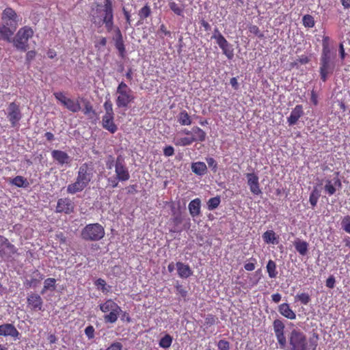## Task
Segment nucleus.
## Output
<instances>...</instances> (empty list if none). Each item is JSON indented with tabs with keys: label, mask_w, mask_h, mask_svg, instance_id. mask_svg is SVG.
<instances>
[{
	"label": "nucleus",
	"mask_w": 350,
	"mask_h": 350,
	"mask_svg": "<svg viewBox=\"0 0 350 350\" xmlns=\"http://www.w3.org/2000/svg\"><path fill=\"white\" fill-rule=\"evenodd\" d=\"M273 327L281 349H284L288 343V350H308V337L301 329L298 327L292 329L286 339L284 334L285 325L281 320H274Z\"/></svg>",
	"instance_id": "obj_1"
},
{
	"label": "nucleus",
	"mask_w": 350,
	"mask_h": 350,
	"mask_svg": "<svg viewBox=\"0 0 350 350\" xmlns=\"http://www.w3.org/2000/svg\"><path fill=\"white\" fill-rule=\"evenodd\" d=\"M95 174L96 170L92 161L82 163L79 167L75 181L67 186L66 192L75 195L83 191L93 180Z\"/></svg>",
	"instance_id": "obj_2"
},
{
	"label": "nucleus",
	"mask_w": 350,
	"mask_h": 350,
	"mask_svg": "<svg viewBox=\"0 0 350 350\" xmlns=\"http://www.w3.org/2000/svg\"><path fill=\"white\" fill-rule=\"evenodd\" d=\"M330 44V38L327 36H323L319 68L321 79L323 82L327 81L328 75L332 74L335 69V55L332 51Z\"/></svg>",
	"instance_id": "obj_3"
},
{
	"label": "nucleus",
	"mask_w": 350,
	"mask_h": 350,
	"mask_svg": "<svg viewBox=\"0 0 350 350\" xmlns=\"http://www.w3.org/2000/svg\"><path fill=\"white\" fill-rule=\"evenodd\" d=\"M98 307L101 312L105 314L104 315L105 323H116L122 312L121 307L111 299H108L100 304Z\"/></svg>",
	"instance_id": "obj_4"
},
{
	"label": "nucleus",
	"mask_w": 350,
	"mask_h": 350,
	"mask_svg": "<svg viewBox=\"0 0 350 350\" xmlns=\"http://www.w3.org/2000/svg\"><path fill=\"white\" fill-rule=\"evenodd\" d=\"M33 34L34 31L29 26L20 28L12 40L14 46L18 51H26L29 48V40Z\"/></svg>",
	"instance_id": "obj_5"
},
{
	"label": "nucleus",
	"mask_w": 350,
	"mask_h": 350,
	"mask_svg": "<svg viewBox=\"0 0 350 350\" xmlns=\"http://www.w3.org/2000/svg\"><path fill=\"white\" fill-rule=\"evenodd\" d=\"M105 234L104 227L98 223L87 224L81 232V239L86 241H100Z\"/></svg>",
	"instance_id": "obj_6"
},
{
	"label": "nucleus",
	"mask_w": 350,
	"mask_h": 350,
	"mask_svg": "<svg viewBox=\"0 0 350 350\" xmlns=\"http://www.w3.org/2000/svg\"><path fill=\"white\" fill-rule=\"evenodd\" d=\"M116 93L118 97L116 103L118 108H127L135 100L132 90L123 81L119 83Z\"/></svg>",
	"instance_id": "obj_7"
},
{
	"label": "nucleus",
	"mask_w": 350,
	"mask_h": 350,
	"mask_svg": "<svg viewBox=\"0 0 350 350\" xmlns=\"http://www.w3.org/2000/svg\"><path fill=\"white\" fill-rule=\"evenodd\" d=\"M53 95L69 111L76 113L81 110V107L79 101H75L71 98H67L63 92H55Z\"/></svg>",
	"instance_id": "obj_8"
},
{
	"label": "nucleus",
	"mask_w": 350,
	"mask_h": 350,
	"mask_svg": "<svg viewBox=\"0 0 350 350\" xmlns=\"http://www.w3.org/2000/svg\"><path fill=\"white\" fill-rule=\"evenodd\" d=\"M115 172L117 179L120 181H126L130 178L129 172L125 165L124 159L121 155L116 158Z\"/></svg>",
	"instance_id": "obj_9"
},
{
	"label": "nucleus",
	"mask_w": 350,
	"mask_h": 350,
	"mask_svg": "<svg viewBox=\"0 0 350 350\" xmlns=\"http://www.w3.org/2000/svg\"><path fill=\"white\" fill-rule=\"evenodd\" d=\"M22 118L19 105L15 102L10 103L8 107V118L12 126H15Z\"/></svg>",
	"instance_id": "obj_10"
},
{
	"label": "nucleus",
	"mask_w": 350,
	"mask_h": 350,
	"mask_svg": "<svg viewBox=\"0 0 350 350\" xmlns=\"http://www.w3.org/2000/svg\"><path fill=\"white\" fill-rule=\"evenodd\" d=\"M103 12L105 13L103 23H105L106 28L109 31L111 29L113 25V6L111 0H105Z\"/></svg>",
	"instance_id": "obj_11"
},
{
	"label": "nucleus",
	"mask_w": 350,
	"mask_h": 350,
	"mask_svg": "<svg viewBox=\"0 0 350 350\" xmlns=\"http://www.w3.org/2000/svg\"><path fill=\"white\" fill-rule=\"evenodd\" d=\"M1 19L5 22L7 25L14 27V29L16 28L18 22L19 21V17L16 12L12 8H6L2 13Z\"/></svg>",
	"instance_id": "obj_12"
},
{
	"label": "nucleus",
	"mask_w": 350,
	"mask_h": 350,
	"mask_svg": "<svg viewBox=\"0 0 350 350\" xmlns=\"http://www.w3.org/2000/svg\"><path fill=\"white\" fill-rule=\"evenodd\" d=\"M27 307L33 311H41L43 308V300L40 295L31 293L27 297Z\"/></svg>",
	"instance_id": "obj_13"
},
{
	"label": "nucleus",
	"mask_w": 350,
	"mask_h": 350,
	"mask_svg": "<svg viewBox=\"0 0 350 350\" xmlns=\"http://www.w3.org/2000/svg\"><path fill=\"white\" fill-rule=\"evenodd\" d=\"M74 208V203L70 198H60L57 200L56 206V212L70 214L71 213L73 212Z\"/></svg>",
	"instance_id": "obj_14"
},
{
	"label": "nucleus",
	"mask_w": 350,
	"mask_h": 350,
	"mask_svg": "<svg viewBox=\"0 0 350 350\" xmlns=\"http://www.w3.org/2000/svg\"><path fill=\"white\" fill-rule=\"evenodd\" d=\"M246 178L250 191L255 196L261 194L262 191L260 187L258 176L254 173H247L246 174Z\"/></svg>",
	"instance_id": "obj_15"
},
{
	"label": "nucleus",
	"mask_w": 350,
	"mask_h": 350,
	"mask_svg": "<svg viewBox=\"0 0 350 350\" xmlns=\"http://www.w3.org/2000/svg\"><path fill=\"white\" fill-rule=\"evenodd\" d=\"M20 333L12 323H4L0 325V336H10L14 340L18 339Z\"/></svg>",
	"instance_id": "obj_16"
},
{
	"label": "nucleus",
	"mask_w": 350,
	"mask_h": 350,
	"mask_svg": "<svg viewBox=\"0 0 350 350\" xmlns=\"http://www.w3.org/2000/svg\"><path fill=\"white\" fill-rule=\"evenodd\" d=\"M216 40L217 44L222 49L223 53L228 58L232 59L233 57V51L230 49V44L224 36L218 33V35L213 36Z\"/></svg>",
	"instance_id": "obj_17"
},
{
	"label": "nucleus",
	"mask_w": 350,
	"mask_h": 350,
	"mask_svg": "<svg viewBox=\"0 0 350 350\" xmlns=\"http://www.w3.org/2000/svg\"><path fill=\"white\" fill-rule=\"evenodd\" d=\"M216 40L217 44L222 49L223 53L228 58L232 59L233 57V51L230 49V44L224 36L218 33V35L213 36Z\"/></svg>",
	"instance_id": "obj_18"
},
{
	"label": "nucleus",
	"mask_w": 350,
	"mask_h": 350,
	"mask_svg": "<svg viewBox=\"0 0 350 350\" xmlns=\"http://www.w3.org/2000/svg\"><path fill=\"white\" fill-rule=\"evenodd\" d=\"M44 279V275L41 273L38 269H35L32 271L30 279L26 280L24 282V286L29 288H36L37 287L41 282V281Z\"/></svg>",
	"instance_id": "obj_19"
},
{
	"label": "nucleus",
	"mask_w": 350,
	"mask_h": 350,
	"mask_svg": "<svg viewBox=\"0 0 350 350\" xmlns=\"http://www.w3.org/2000/svg\"><path fill=\"white\" fill-rule=\"evenodd\" d=\"M115 115L103 116L101 124L104 129L108 131L110 133H115L118 128L114 122Z\"/></svg>",
	"instance_id": "obj_20"
},
{
	"label": "nucleus",
	"mask_w": 350,
	"mask_h": 350,
	"mask_svg": "<svg viewBox=\"0 0 350 350\" xmlns=\"http://www.w3.org/2000/svg\"><path fill=\"white\" fill-rule=\"evenodd\" d=\"M51 156L61 165L64 164L69 165L71 162L69 155L62 150H54L51 152Z\"/></svg>",
	"instance_id": "obj_21"
},
{
	"label": "nucleus",
	"mask_w": 350,
	"mask_h": 350,
	"mask_svg": "<svg viewBox=\"0 0 350 350\" xmlns=\"http://www.w3.org/2000/svg\"><path fill=\"white\" fill-rule=\"evenodd\" d=\"M304 112L301 105H297L291 111L290 116L287 118V122L289 125H295L299 119L303 116Z\"/></svg>",
	"instance_id": "obj_22"
},
{
	"label": "nucleus",
	"mask_w": 350,
	"mask_h": 350,
	"mask_svg": "<svg viewBox=\"0 0 350 350\" xmlns=\"http://www.w3.org/2000/svg\"><path fill=\"white\" fill-rule=\"evenodd\" d=\"M176 266L178 275L181 278H187L193 274V271L188 265L182 262H177Z\"/></svg>",
	"instance_id": "obj_23"
},
{
	"label": "nucleus",
	"mask_w": 350,
	"mask_h": 350,
	"mask_svg": "<svg viewBox=\"0 0 350 350\" xmlns=\"http://www.w3.org/2000/svg\"><path fill=\"white\" fill-rule=\"evenodd\" d=\"M189 213L192 217H198L201 213V200L200 198H195L188 205Z\"/></svg>",
	"instance_id": "obj_24"
},
{
	"label": "nucleus",
	"mask_w": 350,
	"mask_h": 350,
	"mask_svg": "<svg viewBox=\"0 0 350 350\" xmlns=\"http://www.w3.org/2000/svg\"><path fill=\"white\" fill-rule=\"evenodd\" d=\"M278 311L282 316L288 319L293 320L296 319V314L288 304L284 303L280 304L278 307Z\"/></svg>",
	"instance_id": "obj_25"
},
{
	"label": "nucleus",
	"mask_w": 350,
	"mask_h": 350,
	"mask_svg": "<svg viewBox=\"0 0 350 350\" xmlns=\"http://www.w3.org/2000/svg\"><path fill=\"white\" fill-rule=\"evenodd\" d=\"M192 172L198 176H203L207 172V167L204 162L198 161L191 163Z\"/></svg>",
	"instance_id": "obj_26"
},
{
	"label": "nucleus",
	"mask_w": 350,
	"mask_h": 350,
	"mask_svg": "<svg viewBox=\"0 0 350 350\" xmlns=\"http://www.w3.org/2000/svg\"><path fill=\"white\" fill-rule=\"evenodd\" d=\"M192 132L191 138L195 142H204L206 139V133L201 128L195 126L192 127Z\"/></svg>",
	"instance_id": "obj_27"
},
{
	"label": "nucleus",
	"mask_w": 350,
	"mask_h": 350,
	"mask_svg": "<svg viewBox=\"0 0 350 350\" xmlns=\"http://www.w3.org/2000/svg\"><path fill=\"white\" fill-rule=\"evenodd\" d=\"M335 186H338V187H341V182L338 178H335L334 184H332L330 180L326 181L324 189L329 196H332L336 193V189Z\"/></svg>",
	"instance_id": "obj_28"
},
{
	"label": "nucleus",
	"mask_w": 350,
	"mask_h": 350,
	"mask_svg": "<svg viewBox=\"0 0 350 350\" xmlns=\"http://www.w3.org/2000/svg\"><path fill=\"white\" fill-rule=\"evenodd\" d=\"M278 238L275 232L272 230H267L262 234L263 241L267 244H278Z\"/></svg>",
	"instance_id": "obj_29"
},
{
	"label": "nucleus",
	"mask_w": 350,
	"mask_h": 350,
	"mask_svg": "<svg viewBox=\"0 0 350 350\" xmlns=\"http://www.w3.org/2000/svg\"><path fill=\"white\" fill-rule=\"evenodd\" d=\"M178 122L181 126H189L192 120L187 111L182 110L178 115Z\"/></svg>",
	"instance_id": "obj_30"
},
{
	"label": "nucleus",
	"mask_w": 350,
	"mask_h": 350,
	"mask_svg": "<svg viewBox=\"0 0 350 350\" xmlns=\"http://www.w3.org/2000/svg\"><path fill=\"white\" fill-rule=\"evenodd\" d=\"M294 246L300 255L305 256L307 254L308 243L306 241L297 239L294 242Z\"/></svg>",
	"instance_id": "obj_31"
},
{
	"label": "nucleus",
	"mask_w": 350,
	"mask_h": 350,
	"mask_svg": "<svg viewBox=\"0 0 350 350\" xmlns=\"http://www.w3.org/2000/svg\"><path fill=\"white\" fill-rule=\"evenodd\" d=\"M56 288V280L53 278H49L44 282V286L41 291V294H44L47 291H55Z\"/></svg>",
	"instance_id": "obj_32"
},
{
	"label": "nucleus",
	"mask_w": 350,
	"mask_h": 350,
	"mask_svg": "<svg viewBox=\"0 0 350 350\" xmlns=\"http://www.w3.org/2000/svg\"><path fill=\"white\" fill-rule=\"evenodd\" d=\"M116 48L119 51L120 54L123 56L125 53V46L122 39V36L120 29L117 31V38L115 42Z\"/></svg>",
	"instance_id": "obj_33"
},
{
	"label": "nucleus",
	"mask_w": 350,
	"mask_h": 350,
	"mask_svg": "<svg viewBox=\"0 0 350 350\" xmlns=\"http://www.w3.org/2000/svg\"><path fill=\"white\" fill-rule=\"evenodd\" d=\"M266 268L270 278H275L277 277L278 271L276 270V264L273 260H269L267 264Z\"/></svg>",
	"instance_id": "obj_34"
},
{
	"label": "nucleus",
	"mask_w": 350,
	"mask_h": 350,
	"mask_svg": "<svg viewBox=\"0 0 350 350\" xmlns=\"http://www.w3.org/2000/svg\"><path fill=\"white\" fill-rule=\"evenodd\" d=\"M0 33L3 40L10 42L11 36L13 35L14 31L11 30L10 27L3 25L0 29Z\"/></svg>",
	"instance_id": "obj_35"
},
{
	"label": "nucleus",
	"mask_w": 350,
	"mask_h": 350,
	"mask_svg": "<svg viewBox=\"0 0 350 350\" xmlns=\"http://www.w3.org/2000/svg\"><path fill=\"white\" fill-rule=\"evenodd\" d=\"M170 9L177 16H183L184 12V6L179 5L175 1H171L168 3Z\"/></svg>",
	"instance_id": "obj_36"
},
{
	"label": "nucleus",
	"mask_w": 350,
	"mask_h": 350,
	"mask_svg": "<svg viewBox=\"0 0 350 350\" xmlns=\"http://www.w3.org/2000/svg\"><path fill=\"white\" fill-rule=\"evenodd\" d=\"M95 286L98 290H100L104 293L109 292L110 286H107L105 280L102 278H98L94 282Z\"/></svg>",
	"instance_id": "obj_37"
},
{
	"label": "nucleus",
	"mask_w": 350,
	"mask_h": 350,
	"mask_svg": "<svg viewBox=\"0 0 350 350\" xmlns=\"http://www.w3.org/2000/svg\"><path fill=\"white\" fill-rule=\"evenodd\" d=\"M172 336H171L168 334H166L163 337H162L160 339L159 345L162 348L168 349L172 345Z\"/></svg>",
	"instance_id": "obj_38"
},
{
	"label": "nucleus",
	"mask_w": 350,
	"mask_h": 350,
	"mask_svg": "<svg viewBox=\"0 0 350 350\" xmlns=\"http://www.w3.org/2000/svg\"><path fill=\"white\" fill-rule=\"evenodd\" d=\"M11 184L18 187H25L28 185V182L26 178L21 176H16L10 181Z\"/></svg>",
	"instance_id": "obj_39"
},
{
	"label": "nucleus",
	"mask_w": 350,
	"mask_h": 350,
	"mask_svg": "<svg viewBox=\"0 0 350 350\" xmlns=\"http://www.w3.org/2000/svg\"><path fill=\"white\" fill-rule=\"evenodd\" d=\"M83 112L85 116H88L89 118H93V116L96 115V111L94 109L93 106L90 101H86L84 103Z\"/></svg>",
	"instance_id": "obj_40"
},
{
	"label": "nucleus",
	"mask_w": 350,
	"mask_h": 350,
	"mask_svg": "<svg viewBox=\"0 0 350 350\" xmlns=\"http://www.w3.org/2000/svg\"><path fill=\"white\" fill-rule=\"evenodd\" d=\"M151 14V9L150 7L146 3L143 8H142L139 10L138 15L139 16L140 20L143 21L145 18L150 16Z\"/></svg>",
	"instance_id": "obj_41"
},
{
	"label": "nucleus",
	"mask_w": 350,
	"mask_h": 350,
	"mask_svg": "<svg viewBox=\"0 0 350 350\" xmlns=\"http://www.w3.org/2000/svg\"><path fill=\"white\" fill-rule=\"evenodd\" d=\"M193 143V139H192V138H191V137H180V138L178 139L175 142L174 144L176 146H188L191 145Z\"/></svg>",
	"instance_id": "obj_42"
},
{
	"label": "nucleus",
	"mask_w": 350,
	"mask_h": 350,
	"mask_svg": "<svg viewBox=\"0 0 350 350\" xmlns=\"http://www.w3.org/2000/svg\"><path fill=\"white\" fill-rule=\"evenodd\" d=\"M248 31L250 33L257 36L260 39L265 37L264 33L260 31L257 25L250 24L248 25Z\"/></svg>",
	"instance_id": "obj_43"
},
{
	"label": "nucleus",
	"mask_w": 350,
	"mask_h": 350,
	"mask_svg": "<svg viewBox=\"0 0 350 350\" xmlns=\"http://www.w3.org/2000/svg\"><path fill=\"white\" fill-rule=\"evenodd\" d=\"M295 299L300 301V303L303 305H307L310 301L311 299L308 293H298L295 296Z\"/></svg>",
	"instance_id": "obj_44"
},
{
	"label": "nucleus",
	"mask_w": 350,
	"mask_h": 350,
	"mask_svg": "<svg viewBox=\"0 0 350 350\" xmlns=\"http://www.w3.org/2000/svg\"><path fill=\"white\" fill-rule=\"evenodd\" d=\"M221 202L220 198L219 196L211 198L207 202V206L208 210H213L217 208Z\"/></svg>",
	"instance_id": "obj_45"
},
{
	"label": "nucleus",
	"mask_w": 350,
	"mask_h": 350,
	"mask_svg": "<svg viewBox=\"0 0 350 350\" xmlns=\"http://www.w3.org/2000/svg\"><path fill=\"white\" fill-rule=\"evenodd\" d=\"M103 107L105 111L104 116L115 115L113 109V103L110 99H107L103 104Z\"/></svg>",
	"instance_id": "obj_46"
},
{
	"label": "nucleus",
	"mask_w": 350,
	"mask_h": 350,
	"mask_svg": "<svg viewBox=\"0 0 350 350\" xmlns=\"http://www.w3.org/2000/svg\"><path fill=\"white\" fill-rule=\"evenodd\" d=\"M302 21H303V25L306 27L311 28V27H313L315 25L314 18L310 14L304 15L303 16Z\"/></svg>",
	"instance_id": "obj_47"
},
{
	"label": "nucleus",
	"mask_w": 350,
	"mask_h": 350,
	"mask_svg": "<svg viewBox=\"0 0 350 350\" xmlns=\"http://www.w3.org/2000/svg\"><path fill=\"white\" fill-rule=\"evenodd\" d=\"M319 193L317 189H314L310 194L309 201L312 207H314L319 198Z\"/></svg>",
	"instance_id": "obj_48"
},
{
	"label": "nucleus",
	"mask_w": 350,
	"mask_h": 350,
	"mask_svg": "<svg viewBox=\"0 0 350 350\" xmlns=\"http://www.w3.org/2000/svg\"><path fill=\"white\" fill-rule=\"evenodd\" d=\"M342 229L347 233L350 234V216H345L341 221Z\"/></svg>",
	"instance_id": "obj_49"
},
{
	"label": "nucleus",
	"mask_w": 350,
	"mask_h": 350,
	"mask_svg": "<svg viewBox=\"0 0 350 350\" xmlns=\"http://www.w3.org/2000/svg\"><path fill=\"white\" fill-rule=\"evenodd\" d=\"M217 346L218 350H230V342L225 339L219 340L217 342Z\"/></svg>",
	"instance_id": "obj_50"
},
{
	"label": "nucleus",
	"mask_w": 350,
	"mask_h": 350,
	"mask_svg": "<svg viewBox=\"0 0 350 350\" xmlns=\"http://www.w3.org/2000/svg\"><path fill=\"white\" fill-rule=\"evenodd\" d=\"M217 320L218 319L215 315L208 314L206 315L205 318V325L208 326H211L217 323Z\"/></svg>",
	"instance_id": "obj_51"
},
{
	"label": "nucleus",
	"mask_w": 350,
	"mask_h": 350,
	"mask_svg": "<svg viewBox=\"0 0 350 350\" xmlns=\"http://www.w3.org/2000/svg\"><path fill=\"white\" fill-rule=\"evenodd\" d=\"M206 161L208 167L211 168L212 171L213 172H216L218 168L217 161L213 157H208L206 159Z\"/></svg>",
	"instance_id": "obj_52"
},
{
	"label": "nucleus",
	"mask_w": 350,
	"mask_h": 350,
	"mask_svg": "<svg viewBox=\"0 0 350 350\" xmlns=\"http://www.w3.org/2000/svg\"><path fill=\"white\" fill-rule=\"evenodd\" d=\"M158 33L161 38H163V36L171 37V32L167 29V27L164 24H161L160 25Z\"/></svg>",
	"instance_id": "obj_53"
},
{
	"label": "nucleus",
	"mask_w": 350,
	"mask_h": 350,
	"mask_svg": "<svg viewBox=\"0 0 350 350\" xmlns=\"http://www.w3.org/2000/svg\"><path fill=\"white\" fill-rule=\"evenodd\" d=\"M107 44V39L105 37H100L98 40L95 42L94 46L98 50H100L101 47H105Z\"/></svg>",
	"instance_id": "obj_54"
},
{
	"label": "nucleus",
	"mask_w": 350,
	"mask_h": 350,
	"mask_svg": "<svg viewBox=\"0 0 350 350\" xmlns=\"http://www.w3.org/2000/svg\"><path fill=\"white\" fill-rule=\"evenodd\" d=\"M94 328L92 325H88L85 329V334L88 338V339H92L94 338Z\"/></svg>",
	"instance_id": "obj_55"
},
{
	"label": "nucleus",
	"mask_w": 350,
	"mask_h": 350,
	"mask_svg": "<svg viewBox=\"0 0 350 350\" xmlns=\"http://www.w3.org/2000/svg\"><path fill=\"white\" fill-rule=\"evenodd\" d=\"M116 161L112 155H109L106 160V167L108 170H111L115 166Z\"/></svg>",
	"instance_id": "obj_56"
},
{
	"label": "nucleus",
	"mask_w": 350,
	"mask_h": 350,
	"mask_svg": "<svg viewBox=\"0 0 350 350\" xmlns=\"http://www.w3.org/2000/svg\"><path fill=\"white\" fill-rule=\"evenodd\" d=\"M122 345L120 342H114L111 343L106 350H122Z\"/></svg>",
	"instance_id": "obj_57"
},
{
	"label": "nucleus",
	"mask_w": 350,
	"mask_h": 350,
	"mask_svg": "<svg viewBox=\"0 0 350 350\" xmlns=\"http://www.w3.org/2000/svg\"><path fill=\"white\" fill-rule=\"evenodd\" d=\"M174 149L172 146H167L163 148V154L165 157H170L174 155Z\"/></svg>",
	"instance_id": "obj_58"
},
{
	"label": "nucleus",
	"mask_w": 350,
	"mask_h": 350,
	"mask_svg": "<svg viewBox=\"0 0 350 350\" xmlns=\"http://www.w3.org/2000/svg\"><path fill=\"white\" fill-rule=\"evenodd\" d=\"M36 55V51H29L26 53V62L28 64H30V62L35 58Z\"/></svg>",
	"instance_id": "obj_59"
},
{
	"label": "nucleus",
	"mask_w": 350,
	"mask_h": 350,
	"mask_svg": "<svg viewBox=\"0 0 350 350\" xmlns=\"http://www.w3.org/2000/svg\"><path fill=\"white\" fill-rule=\"evenodd\" d=\"M175 287L178 293L180 294L183 297H185L187 296V291L185 289L183 285L177 284Z\"/></svg>",
	"instance_id": "obj_60"
},
{
	"label": "nucleus",
	"mask_w": 350,
	"mask_h": 350,
	"mask_svg": "<svg viewBox=\"0 0 350 350\" xmlns=\"http://www.w3.org/2000/svg\"><path fill=\"white\" fill-rule=\"evenodd\" d=\"M336 280L333 275L329 276L326 280V286L329 288H333L335 286Z\"/></svg>",
	"instance_id": "obj_61"
},
{
	"label": "nucleus",
	"mask_w": 350,
	"mask_h": 350,
	"mask_svg": "<svg viewBox=\"0 0 350 350\" xmlns=\"http://www.w3.org/2000/svg\"><path fill=\"white\" fill-rule=\"evenodd\" d=\"M338 51H339V55H340V59L342 60H344L346 57L347 54L345 51V48H344V45H343L342 42L339 44Z\"/></svg>",
	"instance_id": "obj_62"
},
{
	"label": "nucleus",
	"mask_w": 350,
	"mask_h": 350,
	"mask_svg": "<svg viewBox=\"0 0 350 350\" xmlns=\"http://www.w3.org/2000/svg\"><path fill=\"white\" fill-rule=\"evenodd\" d=\"M254 260V262H247L244 265V268L245 270L248 271H252L253 270H254L255 269V262H256V259L253 258L252 259Z\"/></svg>",
	"instance_id": "obj_63"
},
{
	"label": "nucleus",
	"mask_w": 350,
	"mask_h": 350,
	"mask_svg": "<svg viewBox=\"0 0 350 350\" xmlns=\"http://www.w3.org/2000/svg\"><path fill=\"white\" fill-rule=\"evenodd\" d=\"M47 339L50 344H55L57 341V338L54 334H49Z\"/></svg>",
	"instance_id": "obj_64"
}]
</instances>
